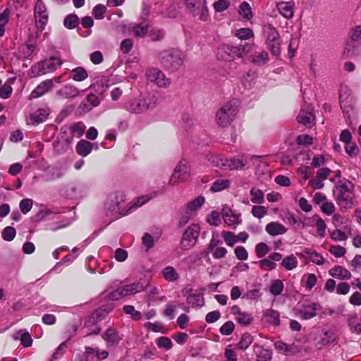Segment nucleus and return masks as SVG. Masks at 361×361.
<instances>
[{
  "instance_id": "obj_1",
  "label": "nucleus",
  "mask_w": 361,
  "mask_h": 361,
  "mask_svg": "<svg viewBox=\"0 0 361 361\" xmlns=\"http://www.w3.org/2000/svg\"><path fill=\"white\" fill-rule=\"evenodd\" d=\"M354 185L348 180L339 182L336 186V197L337 204L342 208H350L353 204L355 195Z\"/></svg>"
},
{
  "instance_id": "obj_2",
  "label": "nucleus",
  "mask_w": 361,
  "mask_h": 361,
  "mask_svg": "<svg viewBox=\"0 0 361 361\" xmlns=\"http://www.w3.org/2000/svg\"><path fill=\"white\" fill-rule=\"evenodd\" d=\"M159 60L162 66L170 71H176L183 65V54L177 49L164 50L159 54Z\"/></svg>"
},
{
  "instance_id": "obj_3",
  "label": "nucleus",
  "mask_w": 361,
  "mask_h": 361,
  "mask_svg": "<svg viewBox=\"0 0 361 361\" xmlns=\"http://www.w3.org/2000/svg\"><path fill=\"white\" fill-rule=\"evenodd\" d=\"M266 44L271 54L279 56L281 52V39L277 30L271 24H266L262 28Z\"/></svg>"
},
{
  "instance_id": "obj_4",
  "label": "nucleus",
  "mask_w": 361,
  "mask_h": 361,
  "mask_svg": "<svg viewBox=\"0 0 361 361\" xmlns=\"http://www.w3.org/2000/svg\"><path fill=\"white\" fill-rule=\"evenodd\" d=\"M238 109L233 102L225 104L216 114V122L221 127H226L231 123L234 119Z\"/></svg>"
},
{
  "instance_id": "obj_5",
  "label": "nucleus",
  "mask_w": 361,
  "mask_h": 361,
  "mask_svg": "<svg viewBox=\"0 0 361 361\" xmlns=\"http://www.w3.org/2000/svg\"><path fill=\"white\" fill-rule=\"evenodd\" d=\"M188 10L194 16H198L201 20H206L209 16L206 0H185Z\"/></svg>"
},
{
  "instance_id": "obj_6",
  "label": "nucleus",
  "mask_w": 361,
  "mask_h": 361,
  "mask_svg": "<svg viewBox=\"0 0 361 361\" xmlns=\"http://www.w3.org/2000/svg\"><path fill=\"white\" fill-rule=\"evenodd\" d=\"M200 232L198 224H192L185 231L181 240V247L184 250L192 248L196 243Z\"/></svg>"
},
{
  "instance_id": "obj_7",
  "label": "nucleus",
  "mask_w": 361,
  "mask_h": 361,
  "mask_svg": "<svg viewBox=\"0 0 361 361\" xmlns=\"http://www.w3.org/2000/svg\"><path fill=\"white\" fill-rule=\"evenodd\" d=\"M144 290V286L140 283H133L118 288L110 294L109 297L114 300H117L122 297L133 295Z\"/></svg>"
},
{
  "instance_id": "obj_8",
  "label": "nucleus",
  "mask_w": 361,
  "mask_h": 361,
  "mask_svg": "<svg viewBox=\"0 0 361 361\" xmlns=\"http://www.w3.org/2000/svg\"><path fill=\"white\" fill-rule=\"evenodd\" d=\"M146 78L149 82L154 83L161 88H168L171 85V80L161 70L157 68L147 70Z\"/></svg>"
},
{
  "instance_id": "obj_9",
  "label": "nucleus",
  "mask_w": 361,
  "mask_h": 361,
  "mask_svg": "<svg viewBox=\"0 0 361 361\" xmlns=\"http://www.w3.org/2000/svg\"><path fill=\"white\" fill-rule=\"evenodd\" d=\"M35 20L38 31L42 32L48 23L49 14L47 7L42 0H38L35 6Z\"/></svg>"
},
{
  "instance_id": "obj_10",
  "label": "nucleus",
  "mask_w": 361,
  "mask_h": 361,
  "mask_svg": "<svg viewBox=\"0 0 361 361\" xmlns=\"http://www.w3.org/2000/svg\"><path fill=\"white\" fill-rule=\"evenodd\" d=\"M190 174V166L189 164L185 161H180L175 168L169 180V183L172 185H176L179 182L185 180Z\"/></svg>"
},
{
  "instance_id": "obj_11",
  "label": "nucleus",
  "mask_w": 361,
  "mask_h": 361,
  "mask_svg": "<svg viewBox=\"0 0 361 361\" xmlns=\"http://www.w3.org/2000/svg\"><path fill=\"white\" fill-rule=\"evenodd\" d=\"M315 116L313 114V108L311 105H305L298 116V121L305 126L311 127L314 123Z\"/></svg>"
},
{
  "instance_id": "obj_12",
  "label": "nucleus",
  "mask_w": 361,
  "mask_h": 361,
  "mask_svg": "<svg viewBox=\"0 0 361 361\" xmlns=\"http://www.w3.org/2000/svg\"><path fill=\"white\" fill-rule=\"evenodd\" d=\"M319 309V305L317 303H310L302 305L296 309L298 315L303 319H310L317 315V311Z\"/></svg>"
},
{
  "instance_id": "obj_13",
  "label": "nucleus",
  "mask_w": 361,
  "mask_h": 361,
  "mask_svg": "<svg viewBox=\"0 0 361 361\" xmlns=\"http://www.w3.org/2000/svg\"><path fill=\"white\" fill-rule=\"evenodd\" d=\"M125 200L124 195L121 192H114L111 194L105 203L106 208L111 212H114L120 209V204Z\"/></svg>"
},
{
  "instance_id": "obj_14",
  "label": "nucleus",
  "mask_w": 361,
  "mask_h": 361,
  "mask_svg": "<svg viewBox=\"0 0 361 361\" xmlns=\"http://www.w3.org/2000/svg\"><path fill=\"white\" fill-rule=\"evenodd\" d=\"M53 86L54 83L52 80H46L42 82L31 92L29 99H32L42 97L51 90Z\"/></svg>"
},
{
  "instance_id": "obj_15",
  "label": "nucleus",
  "mask_w": 361,
  "mask_h": 361,
  "mask_svg": "<svg viewBox=\"0 0 361 361\" xmlns=\"http://www.w3.org/2000/svg\"><path fill=\"white\" fill-rule=\"evenodd\" d=\"M50 111L48 108L39 109L35 113L30 115L27 123L32 125H37L44 122L49 115Z\"/></svg>"
},
{
  "instance_id": "obj_16",
  "label": "nucleus",
  "mask_w": 361,
  "mask_h": 361,
  "mask_svg": "<svg viewBox=\"0 0 361 361\" xmlns=\"http://www.w3.org/2000/svg\"><path fill=\"white\" fill-rule=\"evenodd\" d=\"M223 218L225 224L234 228L241 223L240 215L234 213L230 209L224 210Z\"/></svg>"
},
{
  "instance_id": "obj_17",
  "label": "nucleus",
  "mask_w": 361,
  "mask_h": 361,
  "mask_svg": "<svg viewBox=\"0 0 361 361\" xmlns=\"http://www.w3.org/2000/svg\"><path fill=\"white\" fill-rule=\"evenodd\" d=\"M329 274L340 280L350 279L352 276L351 273L345 267L337 265L329 269Z\"/></svg>"
},
{
  "instance_id": "obj_18",
  "label": "nucleus",
  "mask_w": 361,
  "mask_h": 361,
  "mask_svg": "<svg viewBox=\"0 0 361 361\" xmlns=\"http://www.w3.org/2000/svg\"><path fill=\"white\" fill-rule=\"evenodd\" d=\"M80 94L79 90L73 85H65L56 92V94L61 98H75Z\"/></svg>"
},
{
  "instance_id": "obj_19",
  "label": "nucleus",
  "mask_w": 361,
  "mask_h": 361,
  "mask_svg": "<svg viewBox=\"0 0 361 361\" xmlns=\"http://www.w3.org/2000/svg\"><path fill=\"white\" fill-rule=\"evenodd\" d=\"M125 109L134 114H141L145 111L141 97L130 100L125 106Z\"/></svg>"
},
{
  "instance_id": "obj_20",
  "label": "nucleus",
  "mask_w": 361,
  "mask_h": 361,
  "mask_svg": "<svg viewBox=\"0 0 361 361\" xmlns=\"http://www.w3.org/2000/svg\"><path fill=\"white\" fill-rule=\"evenodd\" d=\"M232 313L235 315V319L238 321V322L241 325H249L252 321L251 314L240 311L239 307L238 306H233L232 307Z\"/></svg>"
},
{
  "instance_id": "obj_21",
  "label": "nucleus",
  "mask_w": 361,
  "mask_h": 361,
  "mask_svg": "<svg viewBox=\"0 0 361 361\" xmlns=\"http://www.w3.org/2000/svg\"><path fill=\"white\" fill-rule=\"evenodd\" d=\"M225 48L229 51V54H231L233 56H235L238 58H242L251 51L252 45L245 44L237 47L226 46Z\"/></svg>"
},
{
  "instance_id": "obj_22",
  "label": "nucleus",
  "mask_w": 361,
  "mask_h": 361,
  "mask_svg": "<svg viewBox=\"0 0 361 361\" xmlns=\"http://www.w3.org/2000/svg\"><path fill=\"white\" fill-rule=\"evenodd\" d=\"M85 130V126L84 125V123H82V122H78L68 127L64 126L61 128V134H66L68 131L71 133V135H73L76 137H80L84 133Z\"/></svg>"
},
{
  "instance_id": "obj_23",
  "label": "nucleus",
  "mask_w": 361,
  "mask_h": 361,
  "mask_svg": "<svg viewBox=\"0 0 361 361\" xmlns=\"http://www.w3.org/2000/svg\"><path fill=\"white\" fill-rule=\"evenodd\" d=\"M149 26L147 23H135L128 27V30L136 37H144L148 34Z\"/></svg>"
},
{
  "instance_id": "obj_24",
  "label": "nucleus",
  "mask_w": 361,
  "mask_h": 361,
  "mask_svg": "<svg viewBox=\"0 0 361 361\" xmlns=\"http://www.w3.org/2000/svg\"><path fill=\"white\" fill-rule=\"evenodd\" d=\"M265 231L271 235H283L287 231V228L278 221L270 222L265 226Z\"/></svg>"
},
{
  "instance_id": "obj_25",
  "label": "nucleus",
  "mask_w": 361,
  "mask_h": 361,
  "mask_svg": "<svg viewBox=\"0 0 361 361\" xmlns=\"http://www.w3.org/2000/svg\"><path fill=\"white\" fill-rule=\"evenodd\" d=\"M276 7L279 12L286 19H290L294 14V4L292 2H279Z\"/></svg>"
},
{
  "instance_id": "obj_26",
  "label": "nucleus",
  "mask_w": 361,
  "mask_h": 361,
  "mask_svg": "<svg viewBox=\"0 0 361 361\" xmlns=\"http://www.w3.org/2000/svg\"><path fill=\"white\" fill-rule=\"evenodd\" d=\"M249 59L250 61L254 65L261 66L269 61V57L267 51L262 50L250 55Z\"/></svg>"
},
{
  "instance_id": "obj_27",
  "label": "nucleus",
  "mask_w": 361,
  "mask_h": 361,
  "mask_svg": "<svg viewBox=\"0 0 361 361\" xmlns=\"http://www.w3.org/2000/svg\"><path fill=\"white\" fill-rule=\"evenodd\" d=\"M334 339V333L330 331H322L316 338V346L321 348L330 343Z\"/></svg>"
},
{
  "instance_id": "obj_28",
  "label": "nucleus",
  "mask_w": 361,
  "mask_h": 361,
  "mask_svg": "<svg viewBox=\"0 0 361 361\" xmlns=\"http://www.w3.org/2000/svg\"><path fill=\"white\" fill-rule=\"evenodd\" d=\"M205 202V199L202 196H199L192 201L187 203L184 207L190 214L195 215V212L203 205Z\"/></svg>"
},
{
  "instance_id": "obj_29",
  "label": "nucleus",
  "mask_w": 361,
  "mask_h": 361,
  "mask_svg": "<svg viewBox=\"0 0 361 361\" xmlns=\"http://www.w3.org/2000/svg\"><path fill=\"white\" fill-rule=\"evenodd\" d=\"M247 164V161L245 157L240 159L231 158L227 159L226 168L227 170H238L241 169Z\"/></svg>"
},
{
  "instance_id": "obj_30",
  "label": "nucleus",
  "mask_w": 361,
  "mask_h": 361,
  "mask_svg": "<svg viewBox=\"0 0 361 361\" xmlns=\"http://www.w3.org/2000/svg\"><path fill=\"white\" fill-rule=\"evenodd\" d=\"M13 339L20 340L25 347L31 346L32 339L30 334L25 330H19L13 336Z\"/></svg>"
},
{
  "instance_id": "obj_31",
  "label": "nucleus",
  "mask_w": 361,
  "mask_h": 361,
  "mask_svg": "<svg viewBox=\"0 0 361 361\" xmlns=\"http://www.w3.org/2000/svg\"><path fill=\"white\" fill-rule=\"evenodd\" d=\"M44 63L43 61L35 63L30 68L28 75L30 78H36L47 74Z\"/></svg>"
},
{
  "instance_id": "obj_32",
  "label": "nucleus",
  "mask_w": 361,
  "mask_h": 361,
  "mask_svg": "<svg viewBox=\"0 0 361 361\" xmlns=\"http://www.w3.org/2000/svg\"><path fill=\"white\" fill-rule=\"evenodd\" d=\"M92 150V144L85 140H80L76 145V152L82 157L87 156Z\"/></svg>"
},
{
  "instance_id": "obj_33",
  "label": "nucleus",
  "mask_w": 361,
  "mask_h": 361,
  "mask_svg": "<svg viewBox=\"0 0 361 361\" xmlns=\"http://www.w3.org/2000/svg\"><path fill=\"white\" fill-rule=\"evenodd\" d=\"M161 274L165 280L169 282L176 281L179 279V274L171 266H167L161 270Z\"/></svg>"
},
{
  "instance_id": "obj_34",
  "label": "nucleus",
  "mask_w": 361,
  "mask_h": 361,
  "mask_svg": "<svg viewBox=\"0 0 361 361\" xmlns=\"http://www.w3.org/2000/svg\"><path fill=\"white\" fill-rule=\"evenodd\" d=\"M143 102L145 111L154 108L158 103V97L155 94H147L140 96Z\"/></svg>"
},
{
  "instance_id": "obj_35",
  "label": "nucleus",
  "mask_w": 361,
  "mask_h": 361,
  "mask_svg": "<svg viewBox=\"0 0 361 361\" xmlns=\"http://www.w3.org/2000/svg\"><path fill=\"white\" fill-rule=\"evenodd\" d=\"M43 61L47 73L56 71L62 64L61 60L59 58L54 56L51 57L49 59H45Z\"/></svg>"
},
{
  "instance_id": "obj_36",
  "label": "nucleus",
  "mask_w": 361,
  "mask_h": 361,
  "mask_svg": "<svg viewBox=\"0 0 361 361\" xmlns=\"http://www.w3.org/2000/svg\"><path fill=\"white\" fill-rule=\"evenodd\" d=\"M345 230L348 231V233H346L344 231H342L341 230L336 229L331 232L330 233L331 238L334 241H343L346 240L348 238V236H351V229L350 228H348V226H345Z\"/></svg>"
},
{
  "instance_id": "obj_37",
  "label": "nucleus",
  "mask_w": 361,
  "mask_h": 361,
  "mask_svg": "<svg viewBox=\"0 0 361 361\" xmlns=\"http://www.w3.org/2000/svg\"><path fill=\"white\" fill-rule=\"evenodd\" d=\"M103 338L110 345H115L120 341L118 333L113 329H108L103 335Z\"/></svg>"
},
{
  "instance_id": "obj_38",
  "label": "nucleus",
  "mask_w": 361,
  "mask_h": 361,
  "mask_svg": "<svg viewBox=\"0 0 361 361\" xmlns=\"http://www.w3.org/2000/svg\"><path fill=\"white\" fill-rule=\"evenodd\" d=\"M187 302L193 307H202L204 300L200 294H190L187 298Z\"/></svg>"
},
{
  "instance_id": "obj_39",
  "label": "nucleus",
  "mask_w": 361,
  "mask_h": 361,
  "mask_svg": "<svg viewBox=\"0 0 361 361\" xmlns=\"http://www.w3.org/2000/svg\"><path fill=\"white\" fill-rule=\"evenodd\" d=\"M88 77L86 70L82 67H77L72 71L71 78L78 82L83 81Z\"/></svg>"
},
{
  "instance_id": "obj_40",
  "label": "nucleus",
  "mask_w": 361,
  "mask_h": 361,
  "mask_svg": "<svg viewBox=\"0 0 361 361\" xmlns=\"http://www.w3.org/2000/svg\"><path fill=\"white\" fill-rule=\"evenodd\" d=\"M251 202L254 204H262L264 200V192L258 188H252L250 192Z\"/></svg>"
},
{
  "instance_id": "obj_41",
  "label": "nucleus",
  "mask_w": 361,
  "mask_h": 361,
  "mask_svg": "<svg viewBox=\"0 0 361 361\" xmlns=\"http://www.w3.org/2000/svg\"><path fill=\"white\" fill-rule=\"evenodd\" d=\"M348 324L353 332L361 334V319L356 314L350 317Z\"/></svg>"
},
{
  "instance_id": "obj_42",
  "label": "nucleus",
  "mask_w": 361,
  "mask_h": 361,
  "mask_svg": "<svg viewBox=\"0 0 361 361\" xmlns=\"http://www.w3.org/2000/svg\"><path fill=\"white\" fill-rule=\"evenodd\" d=\"M281 265L286 269V270H293V269L296 268L298 266V260L297 258L291 255L286 257H285L282 262Z\"/></svg>"
},
{
  "instance_id": "obj_43",
  "label": "nucleus",
  "mask_w": 361,
  "mask_h": 361,
  "mask_svg": "<svg viewBox=\"0 0 361 361\" xmlns=\"http://www.w3.org/2000/svg\"><path fill=\"white\" fill-rule=\"evenodd\" d=\"M264 318L268 322L274 325H279L280 323L279 313L276 310H267L264 312Z\"/></svg>"
},
{
  "instance_id": "obj_44",
  "label": "nucleus",
  "mask_w": 361,
  "mask_h": 361,
  "mask_svg": "<svg viewBox=\"0 0 361 361\" xmlns=\"http://www.w3.org/2000/svg\"><path fill=\"white\" fill-rule=\"evenodd\" d=\"M209 161L212 164H213L214 166L218 167L219 169L227 170L226 168V161L227 159H224L219 155H214L212 156L209 159Z\"/></svg>"
},
{
  "instance_id": "obj_45",
  "label": "nucleus",
  "mask_w": 361,
  "mask_h": 361,
  "mask_svg": "<svg viewBox=\"0 0 361 361\" xmlns=\"http://www.w3.org/2000/svg\"><path fill=\"white\" fill-rule=\"evenodd\" d=\"M240 15L246 20H250L252 18V12L251 7L247 2H243L239 8Z\"/></svg>"
},
{
  "instance_id": "obj_46",
  "label": "nucleus",
  "mask_w": 361,
  "mask_h": 361,
  "mask_svg": "<svg viewBox=\"0 0 361 361\" xmlns=\"http://www.w3.org/2000/svg\"><path fill=\"white\" fill-rule=\"evenodd\" d=\"M230 186V181L228 180L220 179L213 183L211 190L212 192H220Z\"/></svg>"
},
{
  "instance_id": "obj_47",
  "label": "nucleus",
  "mask_w": 361,
  "mask_h": 361,
  "mask_svg": "<svg viewBox=\"0 0 361 361\" xmlns=\"http://www.w3.org/2000/svg\"><path fill=\"white\" fill-rule=\"evenodd\" d=\"M268 213V209L262 205H255L252 207L251 214L252 216L257 219H262Z\"/></svg>"
},
{
  "instance_id": "obj_48",
  "label": "nucleus",
  "mask_w": 361,
  "mask_h": 361,
  "mask_svg": "<svg viewBox=\"0 0 361 361\" xmlns=\"http://www.w3.org/2000/svg\"><path fill=\"white\" fill-rule=\"evenodd\" d=\"M235 35L240 39H249L254 37V32L250 28H240L235 31Z\"/></svg>"
},
{
  "instance_id": "obj_49",
  "label": "nucleus",
  "mask_w": 361,
  "mask_h": 361,
  "mask_svg": "<svg viewBox=\"0 0 361 361\" xmlns=\"http://www.w3.org/2000/svg\"><path fill=\"white\" fill-rule=\"evenodd\" d=\"M123 312L126 314L130 315L132 319L138 321L142 318V314L140 312L135 310L133 305H125L123 308Z\"/></svg>"
},
{
  "instance_id": "obj_50",
  "label": "nucleus",
  "mask_w": 361,
  "mask_h": 361,
  "mask_svg": "<svg viewBox=\"0 0 361 361\" xmlns=\"http://www.w3.org/2000/svg\"><path fill=\"white\" fill-rule=\"evenodd\" d=\"M270 293L274 295H280L283 290V283L281 280L276 279L271 282L270 285Z\"/></svg>"
},
{
  "instance_id": "obj_51",
  "label": "nucleus",
  "mask_w": 361,
  "mask_h": 361,
  "mask_svg": "<svg viewBox=\"0 0 361 361\" xmlns=\"http://www.w3.org/2000/svg\"><path fill=\"white\" fill-rule=\"evenodd\" d=\"M79 18L75 14L68 15L64 20V25L68 29H73L78 25Z\"/></svg>"
},
{
  "instance_id": "obj_52",
  "label": "nucleus",
  "mask_w": 361,
  "mask_h": 361,
  "mask_svg": "<svg viewBox=\"0 0 361 361\" xmlns=\"http://www.w3.org/2000/svg\"><path fill=\"white\" fill-rule=\"evenodd\" d=\"M252 337L249 334H244L238 343V348L240 350H246L252 343Z\"/></svg>"
},
{
  "instance_id": "obj_53",
  "label": "nucleus",
  "mask_w": 361,
  "mask_h": 361,
  "mask_svg": "<svg viewBox=\"0 0 361 361\" xmlns=\"http://www.w3.org/2000/svg\"><path fill=\"white\" fill-rule=\"evenodd\" d=\"M148 35L153 41H159L163 39L164 32L159 28L152 27L150 30H148Z\"/></svg>"
},
{
  "instance_id": "obj_54",
  "label": "nucleus",
  "mask_w": 361,
  "mask_h": 361,
  "mask_svg": "<svg viewBox=\"0 0 361 361\" xmlns=\"http://www.w3.org/2000/svg\"><path fill=\"white\" fill-rule=\"evenodd\" d=\"M305 253L308 255L309 259L313 263L318 265H322L324 263L323 257L319 253L310 250H306Z\"/></svg>"
},
{
  "instance_id": "obj_55",
  "label": "nucleus",
  "mask_w": 361,
  "mask_h": 361,
  "mask_svg": "<svg viewBox=\"0 0 361 361\" xmlns=\"http://www.w3.org/2000/svg\"><path fill=\"white\" fill-rule=\"evenodd\" d=\"M221 235L228 246L232 247L238 242L236 235L232 232L224 231Z\"/></svg>"
},
{
  "instance_id": "obj_56",
  "label": "nucleus",
  "mask_w": 361,
  "mask_h": 361,
  "mask_svg": "<svg viewBox=\"0 0 361 361\" xmlns=\"http://www.w3.org/2000/svg\"><path fill=\"white\" fill-rule=\"evenodd\" d=\"M149 198L147 197L146 196H142L140 197L135 200H133L131 205L129 207L127 213H130L133 212V210L137 209L138 207H141L144 204H145Z\"/></svg>"
},
{
  "instance_id": "obj_57",
  "label": "nucleus",
  "mask_w": 361,
  "mask_h": 361,
  "mask_svg": "<svg viewBox=\"0 0 361 361\" xmlns=\"http://www.w3.org/2000/svg\"><path fill=\"white\" fill-rule=\"evenodd\" d=\"M16 234V229L11 226L6 227L1 233V235L4 240L6 241L12 240Z\"/></svg>"
},
{
  "instance_id": "obj_58",
  "label": "nucleus",
  "mask_w": 361,
  "mask_h": 361,
  "mask_svg": "<svg viewBox=\"0 0 361 361\" xmlns=\"http://www.w3.org/2000/svg\"><path fill=\"white\" fill-rule=\"evenodd\" d=\"M35 50V47L33 44H24L20 48V51L22 53L24 58L29 59L32 56Z\"/></svg>"
},
{
  "instance_id": "obj_59",
  "label": "nucleus",
  "mask_w": 361,
  "mask_h": 361,
  "mask_svg": "<svg viewBox=\"0 0 361 361\" xmlns=\"http://www.w3.org/2000/svg\"><path fill=\"white\" fill-rule=\"evenodd\" d=\"M106 11V6L102 4H97L92 11V14L96 19H102Z\"/></svg>"
},
{
  "instance_id": "obj_60",
  "label": "nucleus",
  "mask_w": 361,
  "mask_h": 361,
  "mask_svg": "<svg viewBox=\"0 0 361 361\" xmlns=\"http://www.w3.org/2000/svg\"><path fill=\"white\" fill-rule=\"evenodd\" d=\"M256 254L259 258L266 255L269 252V247L264 243H259L256 245Z\"/></svg>"
},
{
  "instance_id": "obj_61",
  "label": "nucleus",
  "mask_w": 361,
  "mask_h": 361,
  "mask_svg": "<svg viewBox=\"0 0 361 361\" xmlns=\"http://www.w3.org/2000/svg\"><path fill=\"white\" fill-rule=\"evenodd\" d=\"M329 251L336 257H341L346 252V250L340 245H332L329 247Z\"/></svg>"
},
{
  "instance_id": "obj_62",
  "label": "nucleus",
  "mask_w": 361,
  "mask_h": 361,
  "mask_svg": "<svg viewBox=\"0 0 361 361\" xmlns=\"http://www.w3.org/2000/svg\"><path fill=\"white\" fill-rule=\"evenodd\" d=\"M234 253L235 255V257L239 260H247L248 258V253L246 250V249L243 246H238L234 250Z\"/></svg>"
},
{
  "instance_id": "obj_63",
  "label": "nucleus",
  "mask_w": 361,
  "mask_h": 361,
  "mask_svg": "<svg viewBox=\"0 0 361 361\" xmlns=\"http://www.w3.org/2000/svg\"><path fill=\"white\" fill-rule=\"evenodd\" d=\"M157 345L159 348L169 350L172 347V342L167 337H160L157 339Z\"/></svg>"
},
{
  "instance_id": "obj_64",
  "label": "nucleus",
  "mask_w": 361,
  "mask_h": 361,
  "mask_svg": "<svg viewBox=\"0 0 361 361\" xmlns=\"http://www.w3.org/2000/svg\"><path fill=\"white\" fill-rule=\"evenodd\" d=\"M271 359V352L267 349L259 350L257 361H270Z\"/></svg>"
}]
</instances>
